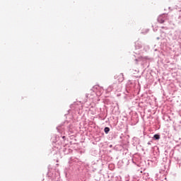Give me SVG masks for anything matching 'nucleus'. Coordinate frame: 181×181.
<instances>
[{
  "mask_svg": "<svg viewBox=\"0 0 181 181\" xmlns=\"http://www.w3.org/2000/svg\"><path fill=\"white\" fill-rule=\"evenodd\" d=\"M95 90H99V91H100L99 93H98V91H96L98 95H100V94H101V92L103 91V88H102L101 87H100V86H98V85H96V86H95L93 87V90L95 91Z\"/></svg>",
  "mask_w": 181,
  "mask_h": 181,
  "instance_id": "f257e3e1",
  "label": "nucleus"
},
{
  "mask_svg": "<svg viewBox=\"0 0 181 181\" xmlns=\"http://www.w3.org/2000/svg\"><path fill=\"white\" fill-rule=\"evenodd\" d=\"M105 134H108L110 132V129L108 127H105L104 129Z\"/></svg>",
  "mask_w": 181,
  "mask_h": 181,
  "instance_id": "7ed1b4c3",
  "label": "nucleus"
},
{
  "mask_svg": "<svg viewBox=\"0 0 181 181\" xmlns=\"http://www.w3.org/2000/svg\"><path fill=\"white\" fill-rule=\"evenodd\" d=\"M153 138H155V139H159V134H155Z\"/></svg>",
  "mask_w": 181,
  "mask_h": 181,
  "instance_id": "20e7f679",
  "label": "nucleus"
},
{
  "mask_svg": "<svg viewBox=\"0 0 181 181\" xmlns=\"http://www.w3.org/2000/svg\"><path fill=\"white\" fill-rule=\"evenodd\" d=\"M163 22H165V21H163V20H160V23H163Z\"/></svg>",
  "mask_w": 181,
  "mask_h": 181,
  "instance_id": "39448f33",
  "label": "nucleus"
},
{
  "mask_svg": "<svg viewBox=\"0 0 181 181\" xmlns=\"http://www.w3.org/2000/svg\"><path fill=\"white\" fill-rule=\"evenodd\" d=\"M117 77L119 83H122L124 81V74H120Z\"/></svg>",
  "mask_w": 181,
  "mask_h": 181,
  "instance_id": "f03ea898",
  "label": "nucleus"
}]
</instances>
